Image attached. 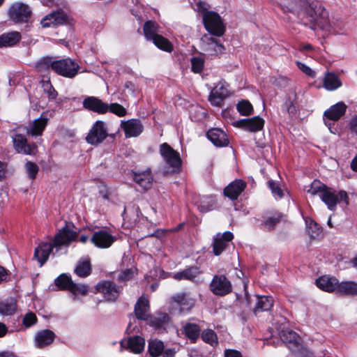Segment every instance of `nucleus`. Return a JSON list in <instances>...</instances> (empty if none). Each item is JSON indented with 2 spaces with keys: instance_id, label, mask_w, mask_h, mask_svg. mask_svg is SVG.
I'll return each mask as SVG.
<instances>
[{
  "instance_id": "14",
  "label": "nucleus",
  "mask_w": 357,
  "mask_h": 357,
  "mask_svg": "<svg viewBox=\"0 0 357 357\" xmlns=\"http://www.w3.org/2000/svg\"><path fill=\"white\" fill-rule=\"evenodd\" d=\"M13 142L15 150L18 153L34 155L37 151L36 145L28 144L26 137L21 134H16L13 139Z\"/></svg>"
},
{
  "instance_id": "59",
  "label": "nucleus",
  "mask_w": 357,
  "mask_h": 357,
  "mask_svg": "<svg viewBox=\"0 0 357 357\" xmlns=\"http://www.w3.org/2000/svg\"><path fill=\"white\" fill-rule=\"evenodd\" d=\"M349 126L351 132L357 135V115L351 119Z\"/></svg>"
},
{
  "instance_id": "48",
  "label": "nucleus",
  "mask_w": 357,
  "mask_h": 357,
  "mask_svg": "<svg viewBox=\"0 0 357 357\" xmlns=\"http://www.w3.org/2000/svg\"><path fill=\"white\" fill-rule=\"evenodd\" d=\"M282 219V215L279 213L273 214L267 217L263 222V225L267 229H272L275 225Z\"/></svg>"
},
{
  "instance_id": "7",
  "label": "nucleus",
  "mask_w": 357,
  "mask_h": 357,
  "mask_svg": "<svg viewBox=\"0 0 357 357\" xmlns=\"http://www.w3.org/2000/svg\"><path fill=\"white\" fill-rule=\"evenodd\" d=\"M279 336L282 342L293 353L299 354L302 351L303 349V340L296 332L289 328H283L280 331Z\"/></svg>"
},
{
  "instance_id": "60",
  "label": "nucleus",
  "mask_w": 357,
  "mask_h": 357,
  "mask_svg": "<svg viewBox=\"0 0 357 357\" xmlns=\"http://www.w3.org/2000/svg\"><path fill=\"white\" fill-rule=\"evenodd\" d=\"M8 277V271L0 266V283L6 281Z\"/></svg>"
},
{
  "instance_id": "4",
  "label": "nucleus",
  "mask_w": 357,
  "mask_h": 357,
  "mask_svg": "<svg viewBox=\"0 0 357 357\" xmlns=\"http://www.w3.org/2000/svg\"><path fill=\"white\" fill-rule=\"evenodd\" d=\"M320 198L331 211L335 210L337 203L343 202L346 206L349 204V196L346 191L340 190L336 192L328 187L320 195Z\"/></svg>"
},
{
  "instance_id": "61",
  "label": "nucleus",
  "mask_w": 357,
  "mask_h": 357,
  "mask_svg": "<svg viewBox=\"0 0 357 357\" xmlns=\"http://www.w3.org/2000/svg\"><path fill=\"white\" fill-rule=\"evenodd\" d=\"M176 351L172 349H167L162 352V357H174Z\"/></svg>"
},
{
  "instance_id": "22",
  "label": "nucleus",
  "mask_w": 357,
  "mask_h": 357,
  "mask_svg": "<svg viewBox=\"0 0 357 357\" xmlns=\"http://www.w3.org/2000/svg\"><path fill=\"white\" fill-rule=\"evenodd\" d=\"M347 105L343 102H339L326 110L324 117L332 120H339L346 112Z\"/></svg>"
},
{
  "instance_id": "58",
  "label": "nucleus",
  "mask_w": 357,
  "mask_h": 357,
  "mask_svg": "<svg viewBox=\"0 0 357 357\" xmlns=\"http://www.w3.org/2000/svg\"><path fill=\"white\" fill-rule=\"evenodd\" d=\"M225 357H242L241 353L236 350L227 349L225 352Z\"/></svg>"
},
{
  "instance_id": "1",
  "label": "nucleus",
  "mask_w": 357,
  "mask_h": 357,
  "mask_svg": "<svg viewBox=\"0 0 357 357\" xmlns=\"http://www.w3.org/2000/svg\"><path fill=\"white\" fill-rule=\"evenodd\" d=\"M282 8L285 12L296 15L305 26L316 25L325 30L331 27L328 13L317 0H284Z\"/></svg>"
},
{
  "instance_id": "32",
  "label": "nucleus",
  "mask_w": 357,
  "mask_h": 357,
  "mask_svg": "<svg viewBox=\"0 0 357 357\" xmlns=\"http://www.w3.org/2000/svg\"><path fill=\"white\" fill-rule=\"evenodd\" d=\"M324 87L328 91H334L341 86L339 76L334 73H327L324 78Z\"/></svg>"
},
{
  "instance_id": "23",
  "label": "nucleus",
  "mask_w": 357,
  "mask_h": 357,
  "mask_svg": "<svg viewBox=\"0 0 357 357\" xmlns=\"http://www.w3.org/2000/svg\"><path fill=\"white\" fill-rule=\"evenodd\" d=\"M47 118L42 115L40 118L29 122L26 128V132L32 136H40L47 124Z\"/></svg>"
},
{
  "instance_id": "64",
  "label": "nucleus",
  "mask_w": 357,
  "mask_h": 357,
  "mask_svg": "<svg viewBox=\"0 0 357 357\" xmlns=\"http://www.w3.org/2000/svg\"><path fill=\"white\" fill-rule=\"evenodd\" d=\"M0 357H16L13 353L2 352L0 354Z\"/></svg>"
},
{
  "instance_id": "49",
  "label": "nucleus",
  "mask_w": 357,
  "mask_h": 357,
  "mask_svg": "<svg viewBox=\"0 0 357 357\" xmlns=\"http://www.w3.org/2000/svg\"><path fill=\"white\" fill-rule=\"evenodd\" d=\"M192 71L199 73L202 71L204 66V59L200 56H194L191 59Z\"/></svg>"
},
{
  "instance_id": "57",
  "label": "nucleus",
  "mask_w": 357,
  "mask_h": 357,
  "mask_svg": "<svg viewBox=\"0 0 357 357\" xmlns=\"http://www.w3.org/2000/svg\"><path fill=\"white\" fill-rule=\"evenodd\" d=\"M207 50H213L216 53H222L225 50L224 46L217 41L213 46L207 47Z\"/></svg>"
},
{
  "instance_id": "2",
  "label": "nucleus",
  "mask_w": 357,
  "mask_h": 357,
  "mask_svg": "<svg viewBox=\"0 0 357 357\" xmlns=\"http://www.w3.org/2000/svg\"><path fill=\"white\" fill-rule=\"evenodd\" d=\"M38 71L43 72L52 69L59 75L67 78L75 77L79 70V66L70 58L56 60L51 56L41 59L36 64Z\"/></svg>"
},
{
  "instance_id": "28",
  "label": "nucleus",
  "mask_w": 357,
  "mask_h": 357,
  "mask_svg": "<svg viewBox=\"0 0 357 357\" xmlns=\"http://www.w3.org/2000/svg\"><path fill=\"white\" fill-rule=\"evenodd\" d=\"M255 305L253 312L255 314L258 312L269 310L273 305V298L271 296H255Z\"/></svg>"
},
{
  "instance_id": "54",
  "label": "nucleus",
  "mask_w": 357,
  "mask_h": 357,
  "mask_svg": "<svg viewBox=\"0 0 357 357\" xmlns=\"http://www.w3.org/2000/svg\"><path fill=\"white\" fill-rule=\"evenodd\" d=\"M298 67L301 70H302L305 74L307 75L314 77L315 76V72L312 70L310 67H308L307 65L301 63L297 62Z\"/></svg>"
},
{
  "instance_id": "36",
  "label": "nucleus",
  "mask_w": 357,
  "mask_h": 357,
  "mask_svg": "<svg viewBox=\"0 0 357 357\" xmlns=\"http://www.w3.org/2000/svg\"><path fill=\"white\" fill-rule=\"evenodd\" d=\"M91 264L89 259H80L75 267V273L81 278H86L91 274Z\"/></svg>"
},
{
  "instance_id": "15",
  "label": "nucleus",
  "mask_w": 357,
  "mask_h": 357,
  "mask_svg": "<svg viewBox=\"0 0 357 357\" xmlns=\"http://www.w3.org/2000/svg\"><path fill=\"white\" fill-rule=\"evenodd\" d=\"M264 125V121L259 116H254L250 119H245L237 121L234 126L241 128L246 131L257 132L261 130Z\"/></svg>"
},
{
  "instance_id": "27",
  "label": "nucleus",
  "mask_w": 357,
  "mask_h": 357,
  "mask_svg": "<svg viewBox=\"0 0 357 357\" xmlns=\"http://www.w3.org/2000/svg\"><path fill=\"white\" fill-rule=\"evenodd\" d=\"M338 280L333 277L324 275L316 280L317 286L321 290L332 292L337 291Z\"/></svg>"
},
{
  "instance_id": "55",
  "label": "nucleus",
  "mask_w": 357,
  "mask_h": 357,
  "mask_svg": "<svg viewBox=\"0 0 357 357\" xmlns=\"http://www.w3.org/2000/svg\"><path fill=\"white\" fill-rule=\"evenodd\" d=\"M132 275V272L129 269H126L118 275L117 280L119 282H126L131 278Z\"/></svg>"
},
{
  "instance_id": "47",
  "label": "nucleus",
  "mask_w": 357,
  "mask_h": 357,
  "mask_svg": "<svg viewBox=\"0 0 357 357\" xmlns=\"http://www.w3.org/2000/svg\"><path fill=\"white\" fill-rule=\"evenodd\" d=\"M24 168L29 178L34 180L39 170L38 166L35 162L27 161L24 165Z\"/></svg>"
},
{
  "instance_id": "53",
  "label": "nucleus",
  "mask_w": 357,
  "mask_h": 357,
  "mask_svg": "<svg viewBox=\"0 0 357 357\" xmlns=\"http://www.w3.org/2000/svg\"><path fill=\"white\" fill-rule=\"evenodd\" d=\"M36 321L37 318L35 314L33 312H29L24 316L23 319V324L26 327H29L36 324Z\"/></svg>"
},
{
  "instance_id": "30",
  "label": "nucleus",
  "mask_w": 357,
  "mask_h": 357,
  "mask_svg": "<svg viewBox=\"0 0 357 357\" xmlns=\"http://www.w3.org/2000/svg\"><path fill=\"white\" fill-rule=\"evenodd\" d=\"M133 179L144 190H148L151 188L153 180L150 170L134 173Z\"/></svg>"
},
{
  "instance_id": "10",
  "label": "nucleus",
  "mask_w": 357,
  "mask_h": 357,
  "mask_svg": "<svg viewBox=\"0 0 357 357\" xmlns=\"http://www.w3.org/2000/svg\"><path fill=\"white\" fill-rule=\"evenodd\" d=\"M211 291L218 296H225L231 291L230 281L225 275H215L210 284Z\"/></svg>"
},
{
  "instance_id": "46",
  "label": "nucleus",
  "mask_w": 357,
  "mask_h": 357,
  "mask_svg": "<svg viewBox=\"0 0 357 357\" xmlns=\"http://www.w3.org/2000/svg\"><path fill=\"white\" fill-rule=\"evenodd\" d=\"M42 88L50 99H55L57 96V92L53 87L50 79L41 81Z\"/></svg>"
},
{
  "instance_id": "29",
  "label": "nucleus",
  "mask_w": 357,
  "mask_h": 357,
  "mask_svg": "<svg viewBox=\"0 0 357 357\" xmlns=\"http://www.w3.org/2000/svg\"><path fill=\"white\" fill-rule=\"evenodd\" d=\"M183 332L192 343H195L200 335L201 327L196 323L186 322L183 325Z\"/></svg>"
},
{
  "instance_id": "11",
  "label": "nucleus",
  "mask_w": 357,
  "mask_h": 357,
  "mask_svg": "<svg viewBox=\"0 0 357 357\" xmlns=\"http://www.w3.org/2000/svg\"><path fill=\"white\" fill-rule=\"evenodd\" d=\"M98 292L103 294L107 301H115L119 296L121 289L116 284L110 281H104L96 285Z\"/></svg>"
},
{
  "instance_id": "3",
  "label": "nucleus",
  "mask_w": 357,
  "mask_h": 357,
  "mask_svg": "<svg viewBox=\"0 0 357 357\" xmlns=\"http://www.w3.org/2000/svg\"><path fill=\"white\" fill-rule=\"evenodd\" d=\"M77 232L71 230L68 225L63 227L55 236L52 243H42L35 249L34 257L43 266L48 259L53 248L61 245H68L69 243L76 239Z\"/></svg>"
},
{
  "instance_id": "21",
  "label": "nucleus",
  "mask_w": 357,
  "mask_h": 357,
  "mask_svg": "<svg viewBox=\"0 0 357 357\" xmlns=\"http://www.w3.org/2000/svg\"><path fill=\"white\" fill-rule=\"evenodd\" d=\"M172 301L180 307L181 312L189 311L195 303V299L186 293H181L174 296Z\"/></svg>"
},
{
  "instance_id": "41",
  "label": "nucleus",
  "mask_w": 357,
  "mask_h": 357,
  "mask_svg": "<svg viewBox=\"0 0 357 357\" xmlns=\"http://www.w3.org/2000/svg\"><path fill=\"white\" fill-rule=\"evenodd\" d=\"M152 41L157 47L163 51L171 52L173 50L172 44L161 35H158L154 38Z\"/></svg>"
},
{
  "instance_id": "31",
  "label": "nucleus",
  "mask_w": 357,
  "mask_h": 357,
  "mask_svg": "<svg viewBox=\"0 0 357 357\" xmlns=\"http://www.w3.org/2000/svg\"><path fill=\"white\" fill-rule=\"evenodd\" d=\"M169 321V316L167 313L159 312L151 317L149 324L156 330H161L165 329Z\"/></svg>"
},
{
  "instance_id": "8",
  "label": "nucleus",
  "mask_w": 357,
  "mask_h": 357,
  "mask_svg": "<svg viewBox=\"0 0 357 357\" xmlns=\"http://www.w3.org/2000/svg\"><path fill=\"white\" fill-rule=\"evenodd\" d=\"M32 11L30 7L22 2L12 4L9 8L8 15L15 23L27 22L31 17Z\"/></svg>"
},
{
  "instance_id": "62",
  "label": "nucleus",
  "mask_w": 357,
  "mask_h": 357,
  "mask_svg": "<svg viewBox=\"0 0 357 357\" xmlns=\"http://www.w3.org/2000/svg\"><path fill=\"white\" fill-rule=\"evenodd\" d=\"M8 331V328L3 324L0 322V337H3Z\"/></svg>"
},
{
  "instance_id": "44",
  "label": "nucleus",
  "mask_w": 357,
  "mask_h": 357,
  "mask_svg": "<svg viewBox=\"0 0 357 357\" xmlns=\"http://www.w3.org/2000/svg\"><path fill=\"white\" fill-rule=\"evenodd\" d=\"M326 188L327 186L325 184L322 183L319 181L314 180L310 185L307 192L312 195H316L317 194L320 195Z\"/></svg>"
},
{
  "instance_id": "37",
  "label": "nucleus",
  "mask_w": 357,
  "mask_h": 357,
  "mask_svg": "<svg viewBox=\"0 0 357 357\" xmlns=\"http://www.w3.org/2000/svg\"><path fill=\"white\" fill-rule=\"evenodd\" d=\"M21 35L17 31H13L0 36V47L12 46L20 41Z\"/></svg>"
},
{
  "instance_id": "52",
  "label": "nucleus",
  "mask_w": 357,
  "mask_h": 357,
  "mask_svg": "<svg viewBox=\"0 0 357 357\" xmlns=\"http://www.w3.org/2000/svg\"><path fill=\"white\" fill-rule=\"evenodd\" d=\"M268 185L271 189L272 194L276 198H282L284 196V193L281 188L279 186L278 183H275L273 181H268Z\"/></svg>"
},
{
  "instance_id": "24",
  "label": "nucleus",
  "mask_w": 357,
  "mask_h": 357,
  "mask_svg": "<svg viewBox=\"0 0 357 357\" xmlns=\"http://www.w3.org/2000/svg\"><path fill=\"white\" fill-rule=\"evenodd\" d=\"M228 96V90L222 84L213 88L209 96V100L213 105L220 106L223 100Z\"/></svg>"
},
{
  "instance_id": "39",
  "label": "nucleus",
  "mask_w": 357,
  "mask_h": 357,
  "mask_svg": "<svg viewBox=\"0 0 357 357\" xmlns=\"http://www.w3.org/2000/svg\"><path fill=\"white\" fill-rule=\"evenodd\" d=\"M199 274V271L197 267L192 266L186 268L181 272L176 273L174 275V278L177 280H191L196 278Z\"/></svg>"
},
{
  "instance_id": "51",
  "label": "nucleus",
  "mask_w": 357,
  "mask_h": 357,
  "mask_svg": "<svg viewBox=\"0 0 357 357\" xmlns=\"http://www.w3.org/2000/svg\"><path fill=\"white\" fill-rule=\"evenodd\" d=\"M109 111L120 117L124 116L127 114L126 109L119 103L110 104Z\"/></svg>"
},
{
  "instance_id": "40",
  "label": "nucleus",
  "mask_w": 357,
  "mask_h": 357,
  "mask_svg": "<svg viewBox=\"0 0 357 357\" xmlns=\"http://www.w3.org/2000/svg\"><path fill=\"white\" fill-rule=\"evenodd\" d=\"M165 345L161 340L154 339L149 341L148 351L151 357H158L164 351Z\"/></svg>"
},
{
  "instance_id": "20",
  "label": "nucleus",
  "mask_w": 357,
  "mask_h": 357,
  "mask_svg": "<svg viewBox=\"0 0 357 357\" xmlns=\"http://www.w3.org/2000/svg\"><path fill=\"white\" fill-rule=\"evenodd\" d=\"M207 137L216 146L222 147L229 144L225 132L219 128H211L207 132Z\"/></svg>"
},
{
  "instance_id": "16",
  "label": "nucleus",
  "mask_w": 357,
  "mask_h": 357,
  "mask_svg": "<svg viewBox=\"0 0 357 357\" xmlns=\"http://www.w3.org/2000/svg\"><path fill=\"white\" fill-rule=\"evenodd\" d=\"M121 128L124 130L126 138L135 137L139 136L144 130L142 122L135 119L121 122Z\"/></svg>"
},
{
  "instance_id": "12",
  "label": "nucleus",
  "mask_w": 357,
  "mask_h": 357,
  "mask_svg": "<svg viewBox=\"0 0 357 357\" xmlns=\"http://www.w3.org/2000/svg\"><path fill=\"white\" fill-rule=\"evenodd\" d=\"M116 238L106 230L95 231L91 238L92 243L99 248H108L115 241Z\"/></svg>"
},
{
  "instance_id": "63",
  "label": "nucleus",
  "mask_w": 357,
  "mask_h": 357,
  "mask_svg": "<svg viewBox=\"0 0 357 357\" xmlns=\"http://www.w3.org/2000/svg\"><path fill=\"white\" fill-rule=\"evenodd\" d=\"M351 167L354 171L357 172V156L353 159Z\"/></svg>"
},
{
  "instance_id": "5",
  "label": "nucleus",
  "mask_w": 357,
  "mask_h": 357,
  "mask_svg": "<svg viewBox=\"0 0 357 357\" xmlns=\"http://www.w3.org/2000/svg\"><path fill=\"white\" fill-rule=\"evenodd\" d=\"M203 22L206 29L213 36H221L225 31V28L220 15L215 12L204 11Z\"/></svg>"
},
{
  "instance_id": "6",
  "label": "nucleus",
  "mask_w": 357,
  "mask_h": 357,
  "mask_svg": "<svg viewBox=\"0 0 357 357\" xmlns=\"http://www.w3.org/2000/svg\"><path fill=\"white\" fill-rule=\"evenodd\" d=\"M160 153L165 164L172 168V172H178L181 166V158L178 152L173 149L168 144L160 146Z\"/></svg>"
},
{
  "instance_id": "17",
  "label": "nucleus",
  "mask_w": 357,
  "mask_h": 357,
  "mask_svg": "<svg viewBox=\"0 0 357 357\" xmlns=\"http://www.w3.org/2000/svg\"><path fill=\"white\" fill-rule=\"evenodd\" d=\"M233 238V234L230 231H226L223 234H217L213 238V252L214 255L216 256L220 255Z\"/></svg>"
},
{
  "instance_id": "18",
  "label": "nucleus",
  "mask_w": 357,
  "mask_h": 357,
  "mask_svg": "<svg viewBox=\"0 0 357 357\" xmlns=\"http://www.w3.org/2000/svg\"><path fill=\"white\" fill-rule=\"evenodd\" d=\"M68 16L63 11H56L46 15L41 20L43 27H49L52 25H59L66 23Z\"/></svg>"
},
{
  "instance_id": "38",
  "label": "nucleus",
  "mask_w": 357,
  "mask_h": 357,
  "mask_svg": "<svg viewBox=\"0 0 357 357\" xmlns=\"http://www.w3.org/2000/svg\"><path fill=\"white\" fill-rule=\"evenodd\" d=\"M144 33L146 38L152 40L158 36L160 32L158 24L153 21H148L144 25Z\"/></svg>"
},
{
  "instance_id": "19",
  "label": "nucleus",
  "mask_w": 357,
  "mask_h": 357,
  "mask_svg": "<svg viewBox=\"0 0 357 357\" xmlns=\"http://www.w3.org/2000/svg\"><path fill=\"white\" fill-rule=\"evenodd\" d=\"M55 333L50 330H42L36 333L35 345L38 348H44L51 344L55 339Z\"/></svg>"
},
{
  "instance_id": "43",
  "label": "nucleus",
  "mask_w": 357,
  "mask_h": 357,
  "mask_svg": "<svg viewBox=\"0 0 357 357\" xmlns=\"http://www.w3.org/2000/svg\"><path fill=\"white\" fill-rule=\"evenodd\" d=\"M202 339L206 343L214 347L218 344V337L215 333L211 329L203 331L202 333Z\"/></svg>"
},
{
  "instance_id": "45",
  "label": "nucleus",
  "mask_w": 357,
  "mask_h": 357,
  "mask_svg": "<svg viewBox=\"0 0 357 357\" xmlns=\"http://www.w3.org/2000/svg\"><path fill=\"white\" fill-rule=\"evenodd\" d=\"M236 108L238 112L244 116L250 115L252 113L253 107L251 103L245 100H243L240 101L237 105Z\"/></svg>"
},
{
  "instance_id": "33",
  "label": "nucleus",
  "mask_w": 357,
  "mask_h": 357,
  "mask_svg": "<svg viewBox=\"0 0 357 357\" xmlns=\"http://www.w3.org/2000/svg\"><path fill=\"white\" fill-rule=\"evenodd\" d=\"M17 310V303L14 298H7L0 301V314L11 316Z\"/></svg>"
},
{
  "instance_id": "50",
  "label": "nucleus",
  "mask_w": 357,
  "mask_h": 357,
  "mask_svg": "<svg viewBox=\"0 0 357 357\" xmlns=\"http://www.w3.org/2000/svg\"><path fill=\"white\" fill-rule=\"evenodd\" d=\"M68 291L74 295L81 294L84 296L88 292V287L85 284H78L73 282Z\"/></svg>"
},
{
  "instance_id": "25",
  "label": "nucleus",
  "mask_w": 357,
  "mask_h": 357,
  "mask_svg": "<svg viewBox=\"0 0 357 357\" xmlns=\"http://www.w3.org/2000/svg\"><path fill=\"white\" fill-rule=\"evenodd\" d=\"M246 183L242 180H236L224 190L225 195L232 200L236 199L244 190Z\"/></svg>"
},
{
  "instance_id": "34",
  "label": "nucleus",
  "mask_w": 357,
  "mask_h": 357,
  "mask_svg": "<svg viewBox=\"0 0 357 357\" xmlns=\"http://www.w3.org/2000/svg\"><path fill=\"white\" fill-rule=\"evenodd\" d=\"M336 291L342 295L357 296V282L354 281L338 282Z\"/></svg>"
},
{
  "instance_id": "9",
  "label": "nucleus",
  "mask_w": 357,
  "mask_h": 357,
  "mask_svg": "<svg viewBox=\"0 0 357 357\" xmlns=\"http://www.w3.org/2000/svg\"><path fill=\"white\" fill-rule=\"evenodd\" d=\"M108 136L106 124L102 121H97L88 133L86 140L92 145L102 143Z\"/></svg>"
},
{
  "instance_id": "56",
  "label": "nucleus",
  "mask_w": 357,
  "mask_h": 357,
  "mask_svg": "<svg viewBox=\"0 0 357 357\" xmlns=\"http://www.w3.org/2000/svg\"><path fill=\"white\" fill-rule=\"evenodd\" d=\"M201 40L204 44H206L208 46L207 47L213 46L218 41L217 39H215L208 35H204L202 38Z\"/></svg>"
},
{
  "instance_id": "35",
  "label": "nucleus",
  "mask_w": 357,
  "mask_h": 357,
  "mask_svg": "<svg viewBox=\"0 0 357 357\" xmlns=\"http://www.w3.org/2000/svg\"><path fill=\"white\" fill-rule=\"evenodd\" d=\"M127 343L128 349L135 354L141 353L145 346L144 339L138 335L128 338Z\"/></svg>"
},
{
  "instance_id": "26",
  "label": "nucleus",
  "mask_w": 357,
  "mask_h": 357,
  "mask_svg": "<svg viewBox=\"0 0 357 357\" xmlns=\"http://www.w3.org/2000/svg\"><path fill=\"white\" fill-rule=\"evenodd\" d=\"M135 316L138 319L146 320L149 314V302L147 297L142 296L135 305Z\"/></svg>"
},
{
  "instance_id": "13",
  "label": "nucleus",
  "mask_w": 357,
  "mask_h": 357,
  "mask_svg": "<svg viewBox=\"0 0 357 357\" xmlns=\"http://www.w3.org/2000/svg\"><path fill=\"white\" fill-rule=\"evenodd\" d=\"M82 105L84 109L100 114H104L109 111V105L95 96L86 97Z\"/></svg>"
},
{
  "instance_id": "42",
  "label": "nucleus",
  "mask_w": 357,
  "mask_h": 357,
  "mask_svg": "<svg viewBox=\"0 0 357 357\" xmlns=\"http://www.w3.org/2000/svg\"><path fill=\"white\" fill-rule=\"evenodd\" d=\"M56 286L60 290H69L73 280L67 274L63 273L60 275L54 281Z\"/></svg>"
}]
</instances>
